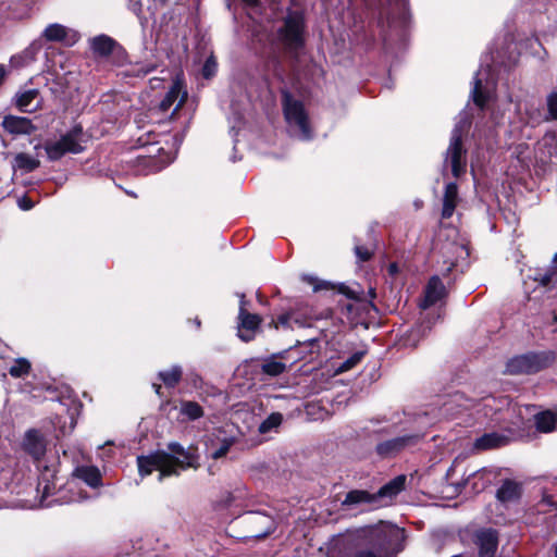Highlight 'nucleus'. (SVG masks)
<instances>
[{
    "label": "nucleus",
    "mask_w": 557,
    "mask_h": 557,
    "mask_svg": "<svg viewBox=\"0 0 557 557\" xmlns=\"http://www.w3.org/2000/svg\"><path fill=\"white\" fill-rule=\"evenodd\" d=\"M169 451L157 450L148 456L137 458L138 471L141 476L159 471L158 480L161 482L165 476L178 475L181 471L188 468H198L197 456L186 450L181 444L173 442L168 445Z\"/></svg>",
    "instance_id": "nucleus-1"
},
{
    "label": "nucleus",
    "mask_w": 557,
    "mask_h": 557,
    "mask_svg": "<svg viewBox=\"0 0 557 557\" xmlns=\"http://www.w3.org/2000/svg\"><path fill=\"white\" fill-rule=\"evenodd\" d=\"M274 27L272 40L282 46L285 51L296 52L304 46L305 22L301 13L288 11Z\"/></svg>",
    "instance_id": "nucleus-2"
},
{
    "label": "nucleus",
    "mask_w": 557,
    "mask_h": 557,
    "mask_svg": "<svg viewBox=\"0 0 557 557\" xmlns=\"http://www.w3.org/2000/svg\"><path fill=\"white\" fill-rule=\"evenodd\" d=\"M406 476L398 475L383 485L376 493L354 490L347 493L343 505L356 506L361 504L370 505L373 508L386 506L405 487Z\"/></svg>",
    "instance_id": "nucleus-3"
},
{
    "label": "nucleus",
    "mask_w": 557,
    "mask_h": 557,
    "mask_svg": "<svg viewBox=\"0 0 557 557\" xmlns=\"http://www.w3.org/2000/svg\"><path fill=\"white\" fill-rule=\"evenodd\" d=\"M24 449L38 462L40 471L38 490L42 488L44 496L48 495L54 488L52 480L55 475V468L44 465L41 458L46 453V441L36 430L26 432L23 443Z\"/></svg>",
    "instance_id": "nucleus-4"
},
{
    "label": "nucleus",
    "mask_w": 557,
    "mask_h": 557,
    "mask_svg": "<svg viewBox=\"0 0 557 557\" xmlns=\"http://www.w3.org/2000/svg\"><path fill=\"white\" fill-rule=\"evenodd\" d=\"M555 360L552 351L530 352L511 358L506 364V373L511 375L532 374L549 367Z\"/></svg>",
    "instance_id": "nucleus-5"
},
{
    "label": "nucleus",
    "mask_w": 557,
    "mask_h": 557,
    "mask_svg": "<svg viewBox=\"0 0 557 557\" xmlns=\"http://www.w3.org/2000/svg\"><path fill=\"white\" fill-rule=\"evenodd\" d=\"M282 104L287 123L298 128L301 139H310L311 132L302 102L295 99L288 90H282Z\"/></svg>",
    "instance_id": "nucleus-6"
},
{
    "label": "nucleus",
    "mask_w": 557,
    "mask_h": 557,
    "mask_svg": "<svg viewBox=\"0 0 557 557\" xmlns=\"http://www.w3.org/2000/svg\"><path fill=\"white\" fill-rule=\"evenodd\" d=\"M462 132L463 126L460 123L454 127L449 146L445 153L444 166L449 165L455 177L462 175L467 166V151L461 141Z\"/></svg>",
    "instance_id": "nucleus-7"
},
{
    "label": "nucleus",
    "mask_w": 557,
    "mask_h": 557,
    "mask_svg": "<svg viewBox=\"0 0 557 557\" xmlns=\"http://www.w3.org/2000/svg\"><path fill=\"white\" fill-rule=\"evenodd\" d=\"M48 158L51 161L59 160L65 153H79L83 147L78 139V132L76 129L65 134L57 141H49L45 145Z\"/></svg>",
    "instance_id": "nucleus-8"
},
{
    "label": "nucleus",
    "mask_w": 557,
    "mask_h": 557,
    "mask_svg": "<svg viewBox=\"0 0 557 557\" xmlns=\"http://www.w3.org/2000/svg\"><path fill=\"white\" fill-rule=\"evenodd\" d=\"M245 295H240V306L238 312V336L244 342H250L255 338L259 330L261 318L247 311L245 308Z\"/></svg>",
    "instance_id": "nucleus-9"
},
{
    "label": "nucleus",
    "mask_w": 557,
    "mask_h": 557,
    "mask_svg": "<svg viewBox=\"0 0 557 557\" xmlns=\"http://www.w3.org/2000/svg\"><path fill=\"white\" fill-rule=\"evenodd\" d=\"M245 523L249 527L250 536L263 539L275 530L274 519L263 512L251 511L245 517Z\"/></svg>",
    "instance_id": "nucleus-10"
},
{
    "label": "nucleus",
    "mask_w": 557,
    "mask_h": 557,
    "mask_svg": "<svg viewBox=\"0 0 557 557\" xmlns=\"http://www.w3.org/2000/svg\"><path fill=\"white\" fill-rule=\"evenodd\" d=\"M472 541L479 549V557H494L498 547V534L494 529L476 530Z\"/></svg>",
    "instance_id": "nucleus-11"
},
{
    "label": "nucleus",
    "mask_w": 557,
    "mask_h": 557,
    "mask_svg": "<svg viewBox=\"0 0 557 557\" xmlns=\"http://www.w3.org/2000/svg\"><path fill=\"white\" fill-rule=\"evenodd\" d=\"M1 126L13 136L30 135L37 129L29 119L16 115L4 116Z\"/></svg>",
    "instance_id": "nucleus-12"
},
{
    "label": "nucleus",
    "mask_w": 557,
    "mask_h": 557,
    "mask_svg": "<svg viewBox=\"0 0 557 557\" xmlns=\"http://www.w3.org/2000/svg\"><path fill=\"white\" fill-rule=\"evenodd\" d=\"M15 104L23 112H35L41 109L42 98L38 89L21 90L15 95Z\"/></svg>",
    "instance_id": "nucleus-13"
},
{
    "label": "nucleus",
    "mask_w": 557,
    "mask_h": 557,
    "mask_svg": "<svg viewBox=\"0 0 557 557\" xmlns=\"http://www.w3.org/2000/svg\"><path fill=\"white\" fill-rule=\"evenodd\" d=\"M187 97V92L183 90L181 82L175 81L165 97L159 104L160 111L166 112L174 103H176L174 112L181 109Z\"/></svg>",
    "instance_id": "nucleus-14"
},
{
    "label": "nucleus",
    "mask_w": 557,
    "mask_h": 557,
    "mask_svg": "<svg viewBox=\"0 0 557 557\" xmlns=\"http://www.w3.org/2000/svg\"><path fill=\"white\" fill-rule=\"evenodd\" d=\"M445 294V286L437 276L431 277L429 281L425 290L424 297L420 304L422 309H426L433 305H435Z\"/></svg>",
    "instance_id": "nucleus-15"
},
{
    "label": "nucleus",
    "mask_w": 557,
    "mask_h": 557,
    "mask_svg": "<svg viewBox=\"0 0 557 557\" xmlns=\"http://www.w3.org/2000/svg\"><path fill=\"white\" fill-rule=\"evenodd\" d=\"M459 202L458 187L456 183H448L445 186L443 196L442 218L449 219L453 216L455 209Z\"/></svg>",
    "instance_id": "nucleus-16"
},
{
    "label": "nucleus",
    "mask_w": 557,
    "mask_h": 557,
    "mask_svg": "<svg viewBox=\"0 0 557 557\" xmlns=\"http://www.w3.org/2000/svg\"><path fill=\"white\" fill-rule=\"evenodd\" d=\"M507 443V436L496 432H492L483 434L482 436L478 437L474 442V448H476L478 450H488L502 447Z\"/></svg>",
    "instance_id": "nucleus-17"
},
{
    "label": "nucleus",
    "mask_w": 557,
    "mask_h": 557,
    "mask_svg": "<svg viewBox=\"0 0 557 557\" xmlns=\"http://www.w3.org/2000/svg\"><path fill=\"white\" fill-rule=\"evenodd\" d=\"M74 475L90 487H98L102 484L101 473L95 466H79L74 470Z\"/></svg>",
    "instance_id": "nucleus-18"
},
{
    "label": "nucleus",
    "mask_w": 557,
    "mask_h": 557,
    "mask_svg": "<svg viewBox=\"0 0 557 557\" xmlns=\"http://www.w3.org/2000/svg\"><path fill=\"white\" fill-rule=\"evenodd\" d=\"M413 438L412 436H403L385 441L376 446V451L383 457L392 456L412 442Z\"/></svg>",
    "instance_id": "nucleus-19"
},
{
    "label": "nucleus",
    "mask_w": 557,
    "mask_h": 557,
    "mask_svg": "<svg viewBox=\"0 0 557 557\" xmlns=\"http://www.w3.org/2000/svg\"><path fill=\"white\" fill-rule=\"evenodd\" d=\"M534 420L540 432L550 433L557 430V414L550 410L536 413Z\"/></svg>",
    "instance_id": "nucleus-20"
},
{
    "label": "nucleus",
    "mask_w": 557,
    "mask_h": 557,
    "mask_svg": "<svg viewBox=\"0 0 557 557\" xmlns=\"http://www.w3.org/2000/svg\"><path fill=\"white\" fill-rule=\"evenodd\" d=\"M521 495V486L515 481L506 480L497 491V498L502 503H509L519 499Z\"/></svg>",
    "instance_id": "nucleus-21"
},
{
    "label": "nucleus",
    "mask_w": 557,
    "mask_h": 557,
    "mask_svg": "<svg viewBox=\"0 0 557 557\" xmlns=\"http://www.w3.org/2000/svg\"><path fill=\"white\" fill-rule=\"evenodd\" d=\"M114 46L115 41L107 35H99L90 40V48L92 52L99 57L110 55Z\"/></svg>",
    "instance_id": "nucleus-22"
},
{
    "label": "nucleus",
    "mask_w": 557,
    "mask_h": 557,
    "mask_svg": "<svg viewBox=\"0 0 557 557\" xmlns=\"http://www.w3.org/2000/svg\"><path fill=\"white\" fill-rule=\"evenodd\" d=\"M235 443L234 437L232 436H224L220 438V436H216V443L211 440L210 445L208 446L210 450V456L213 459H220L228 453L230 448Z\"/></svg>",
    "instance_id": "nucleus-23"
},
{
    "label": "nucleus",
    "mask_w": 557,
    "mask_h": 557,
    "mask_svg": "<svg viewBox=\"0 0 557 557\" xmlns=\"http://www.w3.org/2000/svg\"><path fill=\"white\" fill-rule=\"evenodd\" d=\"M481 75H482V71L480 70L474 76L471 96H472L473 102L478 107L483 108L485 106V103L487 102L488 95L485 92V89L483 87V81L480 77Z\"/></svg>",
    "instance_id": "nucleus-24"
},
{
    "label": "nucleus",
    "mask_w": 557,
    "mask_h": 557,
    "mask_svg": "<svg viewBox=\"0 0 557 557\" xmlns=\"http://www.w3.org/2000/svg\"><path fill=\"white\" fill-rule=\"evenodd\" d=\"M534 281L543 287H550L557 285V267L553 263L546 270H539L534 274Z\"/></svg>",
    "instance_id": "nucleus-25"
},
{
    "label": "nucleus",
    "mask_w": 557,
    "mask_h": 557,
    "mask_svg": "<svg viewBox=\"0 0 557 557\" xmlns=\"http://www.w3.org/2000/svg\"><path fill=\"white\" fill-rule=\"evenodd\" d=\"M39 165H40L39 160L36 158H33L32 156H29L27 153L21 152L14 157L13 166L15 169H20L26 173L36 170L37 168H39Z\"/></svg>",
    "instance_id": "nucleus-26"
},
{
    "label": "nucleus",
    "mask_w": 557,
    "mask_h": 557,
    "mask_svg": "<svg viewBox=\"0 0 557 557\" xmlns=\"http://www.w3.org/2000/svg\"><path fill=\"white\" fill-rule=\"evenodd\" d=\"M183 375L181 366H173L170 370L160 371L158 373L159 379L164 383L166 387H175Z\"/></svg>",
    "instance_id": "nucleus-27"
},
{
    "label": "nucleus",
    "mask_w": 557,
    "mask_h": 557,
    "mask_svg": "<svg viewBox=\"0 0 557 557\" xmlns=\"http://www.w3.org/2000/svg\"><path fill=\"white\" fill-rule=\"evenodd\" d=\"M180 412L188 420H197L203 416V410L201 406L191 400H183L180 406Z\"/></svg>",
    "instance_id": "nucleus-28"
},
{
    "label": "nucleus",
    "mask_w": 557,
    "mask_h": 557,
    "mask_svg": "<svg viewBox=\"0 0 557 557\" xmlns=\"http://www.w3.org/2000/svg\"><path fill=\"white\" fill-rule=\"evenodd\" d=\"M66 35L67 28L57 23L48 25L42 33V36L48 41H62L65 39Z\"/></svg>",
    "instance_id": "nucleus-29"
},
{
    "label": "nucleus",
    "mask_w": 557,
    "mask_h": 557,
    "mask_svg": "<svg viewBox=\"0 0 557 557\" xmlns=\"http://www.w3.org/2000/svg\"><path fill=\"white\" fill-rule=\"evenodd\" d=\"M261 370L264 374L277 376L286 371V364L278 361L276 357H271L270 359L264 360L261 366Z\"/></svg>",
    "instance_id": "nucleus-30"
},
{
    "label": "nucleus",
    "mask_w": 557,
    "mask_h": 557,
    "mask_svg": "<svg viewBox=\"0 0 557 557\" xmlns=\"http://www.w3.org/2000/svg\"><path fill=\"white\" fill-rule=\"evenodd\" d=\"M30 371V362L25 358H18L14 361L13 366L9 369V373L13 377H23Z\"/></svg>",
    "instance_id": "nucleus-31"
},
{
    "label": "nucleus",
    "mask_w": 557,
    "mask_h": 557,
    "mask_svg": "<svg viewBox=\"0 0 557 557\" xmlns=\"http://www.w3.org/2000/svg\"><path fill=\"white\" fill-rule=\"evenodd\" d=\"M283 421V416L280 412L271 413L260 425V433H268L272 429L277 428Z\"/></svg>",
    "instance_id": "nucleus-32"
},
{
    "label": "nucleus",
    "mask_w": 557,
    "mask_h": 557,
    "mask_svg": "<svg viewBox=\"0 0 557 557\" xmlns=\"http://www.w3.org/2000/svg\"><path fill=\"white\" fill-rule=\"evenodd\" d=\"M363 356V351L355 352L338 367L337 372L342 373L352 369L356 364H358L361 361Z\"/></svg>",
    "instance_id": "nucleus-33"
},
{
    "label": "nucleus",
    "mask_w": 557,
    "mask_h": 557,
    "mask_svg": "<svg viewBox=\"0 0 557 557\" xmlns=\"http://www.w3.org/2000/svg\"><path fill=\"white\" fill-rule=\"evenodd\" d=\"M355 252L360 261H368L373 255L372 250L362 245H356Z\"/></svg>",
    "instance_id": "nucleus-34"
},
{
    "label": "nucleus",
    "mask_w": 557,
    "mask_h": 557,
    "mask_svg": "<svg viewBox=\"0 0 557 557\" xmlns=\"http://www.w3.org/2000/svg\"><path fill=\"white\" fill-rule=\"evenodd\" d=\"M243 493L240 490H236L235 493L226 492L221 502L224 506H231L237 498L242 497Z\"/></svg>",
    "instance_id": "nucleus-35"
},
{
    "label": "nucleus",
    "mask_w": 557,
    "mask_h": 557,
    "mask_svg": "<svg viewBox=\"0 0 557 557\" xmlns=\"http://www.w3.org/2000/svg\"><path fill=\"white\" fill-rule=\"evenodd\" d=\"M216 69V63L212 59H208L203 65L202 74L206 78H210L214 73Z\"/></svg>",
    "instance_id": "nucleus-36"
},
{
    "label": "nucleus",
    "mask_w": 557,
    "mask_h": 557,
    "mask_svg": "<svg viewBox=\"0 0 557 557\" xmlns=\"http://www.w3.org/2000/svg\"><path fill=\"white\" fill-rule=\"evenodd\" d=\"M548 111L553 119L557 120V92L552 94L547 100Z\"/></svg>",
    "instance_id": "nucleus-37"
},
{
    "label": "nucleus",
    "mask_w": 557,
    "mask_h": 557,
    "mask_svg": "<svg viewBox=\"0 0 557 557\" xmlns=\"http://www.w3.org/2000/svg\"><path fill=\"white\" fill-rule=\"evenodd\" d=\"M131 10L140 18L141 25H145L146 20L141 16L143 15V5L140 2H132L131 3Z\"/></svg>",
    "instance_id": "nucleus-38"
},
{
    "label": "nucleus",
    "mask_w": 557,
    "mask_h": 557,
    "mask_svg": "<svg viewBox=\"0 0 557 557\" xmlns=\"http://www.w3.org/2000/svg\"><path fill=\"white\" fill-rule=\"evenodd\" d=\"M18 206L23 210H29V209L33 208L34 205H33L32 200H29L28 198L24 197V198L18 200Z\"/></svg>",
    "instance_id": "nucleus-39"
},
{
    "label": "nucleus",
    "mask_w": 557,
    "mask_h": 557,
    "mask_svg": "<svg viewBox=\"0 0 557 557\" xmlns=\"http://www.w3.org/2000/svg\"><path fill=\"white\" fill-rule=\"evenodd\" d=\"M290 320H292L290 314H282L278 317L277 322L283 326H290Z\"/></svg>",
    "instance_id": "nucleus-40"
},
{
    "label": "nucleus",
    "mask_w": 557,
    "mask_h": 557,
    "mask_svg": "<svg viewBox=\"0 0 557 557\" xmlns=\"http://www.w3.org/2000/svg\"><path fill=\"white\" fill-rule=\"evenodd\" d=\"M397 272H398V267H397V264H396V263H391V264L388 265V273H389L391 275H395Z\"/></svg>",
    "instance_id": "nucleus-41"
},
{
    "label": "nucleus",
    "mask_w": 557,
    "mask_h": 557,
    "mask_svg": "<svg viewBox=\"0 0 557 557\" xmlns=\"http://www.w3.org/2000/svg\"><path fill=\"white\" fill-rule=\"evenodd\" d=\"M4 77H5V67L2 64H0V85L3 83Z\"/></svg>",
    "instance_id": "nucleus-42"
},
{
    "label": "nucleus",
    "mask_w": 557,
    "mask_h": 557,
    "mask_svg": "<svg viewBox=\"0 0 557 557\" xmlns=\"http://www.w3.org/2000/svg\"><path fill=\"white\" fill-rule=\"evenodd\" d=\"M39 48H40V46H39V45H37L36 42H34V44H32V45H30V47L26 50V52H27V53H28V52H30V51L36 52V51H38V50H39Z\"/></svg>",
    "instance_id": "nucleus-43"
},
{
    "label": "nucleus",
    "mask_w": 557,
    "mask_h": 557,
    "mask_svg": "<svg viewBox=\"0 0 557 557\" xmlns=\"http://www.w3.org/2000/svg\"><path fill=\"white\" fill-rule=\"evenodd\" d=\"M243 1L248 7H256L259 3V0H243Z\"/></svg>",
    "instance_id": "nucleus-44"
},
{
    "label": "nucleus",
    "mask_w": 557,
    "mask_h": 557,
    "mask_svg": "<svg viewBox=\"0 0 557 557\" xmlns=\"http://www.w3.org/2000/svg\"><path fill=\"white\" fill-rule=\"evenodd\" d=\"M152 387L154 389V392L160 395V392H161V385L160 384H157V383H153L152 384Z\"/></svg>",
    "instance_id": "nucleus-45"
},
{
    "label": "nucleus",
    "mask_w": 557,
    "mask_h": 557,
    "mask_svg": "<svg viewBox=\"0 0 557 557\" xmlns=\"http://www.w3.org/2000/svg\"><path fill=\"white\" fill-rule=\"evenodd\" d=\"M553 263H555V265L557 267V253L553 258Z\"/></svg>",
    "instance_id": "nucleus-46"
},
{
    "label": "nucleus",
    "mask_w": 557,
    "mask_h": 557,
    "mask_svg": "<svg viewBox=\"0 0 557 557\" xmlns=\"http://www.w3.org/2000/svg\"><path fill=\"white\" fill-rule=\"evenodd\" d=\"M451 471H453V470H451V469H449V470H448V472H447V478H448V479H449V478H450V475H451Z\"/></svg>",
    "instance_id": "nucleus-47"
},
{
    "label": "nucleus",
    "mask_w": 557,
    "mask_h": 557,
    "mask_svg": "<svg viewBox=\"0 0 557 557\" xmlns=\"http://www.w3.org/2000/svg\"><path fill=\"white\" fill-rule=\"evenodd\" d=\"M555 556L557 557V545H556V548H555Z\"/></svg>",
    "instance_id": "nucleus-48"
},
{
    "label": "nucleus",
    "mask_w": 557,
    "mask_h": 557,
    "mask_svg": "<svg viewBox=\"0 0 557 557\" xmlns=\"http://www.w3.org/2000/svg\"><path fill=\"white\" fill-rule=\"evenodd\" d=\"M162 2H165L166 0H161Z\"/></svg>",
    "instance_id": "nucleus-49"
}]
</instances>
